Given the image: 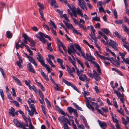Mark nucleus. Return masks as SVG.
I'll return each instance as SVG.
<instances>
[{
    "label": "nucleus",
    "mask_w": 129,
    "mask_h": 129,
    "mask_svg": "<svg viewBox=\"0 0 129 129\" xmlns=\"http://www.w3.org/2000/svg\"><path fill=\"white\" fill-rule=\"evenodd\" d=\"M78 25L79 27L85 31H86L87 29L86 28V26H85L83 24L81 23H79Z\"/></svg>",
    "instance_id": "28"
},
{
    "label": "nucleus",
    "mask_w": 129,
    "mask_h": 129,
    "mask_svg": "<svg viewBox=\"0 0 129 129\" xmlns=\"http://www.w3.org/2000/svg\"><path fill=\"white\" fill-rule=\"evenodd\" d=\"M92 63L94 64L95 67L97 68V71L99 73H101V71L99 65L95 62H93Z\"/></svg>",
    "instance_id": "16"
},
{
    "label": "nucleus",
    "mask_w": 129,
    "mask_h": 129,
    "mask_svg": "<svg viewBox=\"0 0 129 129\" xmlns=\"http://www.w3.org/2000/svg\"><path fill=\"white\" fill-rule=\"evenodd\" d=\"M98 123L102 129H106V128L107 126V124L105 122H101L99 120H98Z\"/></svg>",
    "instance_id": "11"
},
{
    "label": "nucleus",
    "mask_w": 129,
    "mask_h": 129,
    "mask_svg": "<svg viewBox=\"0 0 129 129\" xmlns=\"http://www.w3.org/2000/svg\"><path fill=\"white\" fill-rule=\"evenodd\" d=\"M70 48L69 47L68 48L67 50L68 52V50L69 49V50L71 51V53H75V51L76 50L75 49L74 47L75 48L81 53L82 51L80 46L78 44H74V45H70Z\"/></svg>",
    "instance_id": "1"
},
{
    "label": "nucleus",
    "mask_w": 129,
    "mask_h": 129,
    "mask_svg": "<svg viewBox=\"0 0 129 129\" xmlns=\"http://www.w3.org/2000/svg\"><path fill=\"white\" fill-rule=\"evenodd\" d=\"M6 35L7 37L9 39L11 38L12 36V34L9 31H7L6 32Z\"/></svg>",
    "instance_id": "25"
},
{
    "label": "nucleus",
    "mask_w": 129,
    "mask_h": 129,
    "mask_svg": "<svg viewBox=\"0 0 129 129\" xmlns=\"http://www.w3.org/2000/svg\"><path fill=\"white\" fill-rule=\"evenodd\" d=\"M37 5L40 8L39 10V12L42 11V10L44 9V6L43 4L40 2H38Z\"/></svg>",
    "instance_id": "21"
},
{
    "label": "nucleus",
    "mask_w": 129,
    "mask_h": 129,
    "mask_svg": "<svg viewBox=\"0 0 129 129\" xmlns=\"http://www.w3.org/2000/svg\"><path fill=\"white\" fill-rule=\"evenodd\" d=\"M99 11L100 12H103L104 13H105V11L104 9L103 8L102 6H101L100 8H99Z\"/></svg>",
    "instance_id": "57"
},
{
    "label": "nucleus",
    "mask_w": 129,
    "mask_h": 129,
    "mask_svg": "<svg viewBox=\"0 0 129 129\" xmlns=\"http://www.w3.org/2000/svg\"><path fill=\"white\" fill-rule=\"evenodd\" d=\"M122 27L124 30V31L126 32H127L128 30L127 26L124 24L122 25Z\"/></svg>",
    "instance_id": "44"
},
{
    "label": "nucleus",
    "mask_w": 129,
    "mask_h": 129,
    "mask_svg": "<svg viewBox=\"0 0 129 129\" xmlns=\"http://www.w3.org/2000/svg\"><path fill=\"white\" fill-rule=\"evenodd\" d=\"M24 107L25 110H27L28 112V114L30 115H31L32 113L31 111H30L28 106L27 105H24Z\"/></svg>",
    "instance_id": "31"
},
{
    "label": "nucleus",
    "mask_w": 129,
    "mask_h": 129,
    "mask_svg": "<svg viewBox=\"0 0 129 129\" xmlns=\"http://www.w3.org/2000/svg\"><path fill=\"white\" fill-rule=\"evenodd\" d=\"M111 59L112 61L111 60V62L113 64L116 66H119L120 65L119 62L118 60L117 61L115 58L112 57Z\"/></svg>",
    "instance_id": "12"
},
{
    "label": "nucleus",
    "mask_w": 129,
    "mask_h": 129,
    "mask_svg": "<svg viewBox=\"0 0 129 129\" xmlns=\"http://www.w3.org/2000/svg\"><path fill=\"white\" fill-rule=\"evenodd\" d=\"M66 26L68 28L72 29L74 28L72 25L70 23H68Z\"/></svg>",
    "instance_id": "37"
},
{
    "label": "nucleus",
    "mask_w": 129,
    "mask_h": 129,
    "mask_svg": "<svg viewBox=\"0 0 129 129\" xmlns=\"http://www.w3.org/2000/svg\"><path fill=\"white\" fill-rule=\"evenodd\" d=\"M113 13L114 14V15L115 16V18L116 19H117L118 18V16H117V12L116 11V10L115 9H114L113 11Z\"/></svg>",
    "instance_id": "41"
},
{
    "label": "nucleus",
    "mask_w": 129,
    "mask_h": 129,
    "mask_svg": "<svg viewBox=\"0 0 129 129\" xmlns=\"http://www.w3.org/2000/svg\"><path fill=\"white\" fill-rule=\"evenodd\" d=\"M96 106V109L97 110L98 112L102 115H103V112L101 110L98 109V106Z\"/></svg>",
    "instance_id": "54"
},
{
    "label": "nucleus",
    "mask_w": 129,
    "mask_h": 129,
    "mask_svg": "<svg viewBox=\"0 0 129 129\" xmlns=\"http://www.w3.org/2000/svg\"><path fill=\"white\" fill-rule=\"evenodd\" d=\"M114 93H116L118 98L120 97L121 93L120 92H118L117 91L114 89Z\"/></svg>",
    "instance_id": "48"
},
{
    "label": "nucleus",
    "mask_w": 129,
    "mask_h": 129,
    "mask_svg": "<svg viewBox=\"0 0 129 129\" xmlns=\"http://www.w3.org/2000/svg\"><path fill=\"white\" fill-rule=\"evenodd\" d=\"M93 77H94L96 81H98L99 79H100V77L98 75L97 73L95 70H93Z\"/></svg>",
    "instance_id": "13"
},
{
    "label": "nucleus",
    "mask_w": 129,
    "mask_h": 129,
    "mask_svg": "<svg viewBox=\"0 0 129 129\" xmlns=\"http://www.w3.org/2000/svg\"><path fill=\"white\" fill-rule=\"evenodd\" d=\"M70 9L72 11V13L76 12V10L74 6H72Z\"/></svg>",
    "instance_id": "53"
},
{
    "label": "nucleus",
    "mask_w": 129,
    "mask_h": 129,
    "mask_svg": "<svg viewBox=\"0 0 129 129\" xmlns=\"http://www.w3.org/2000/svg\"><path fill=\"white\" fill-rule=\"evenodd\" d=\"M39 34L41 36H44L45 37V38H47L49 39V40L50 41H51V39L50 38V37L46 35H45L42 33L41 32H39Z\"/></svg>",
    "instance_id": "18"
},
{
    "label": "nucleus",
    "mask_w": 129,
    "mask_h": 129,
    "mask_svg": "<svg viewBox=\"0 0 129 129\" xmlns=\"http://www.w3.org/2000/svg\"><path fill=\"white\" fill-rule=\"evenodd\" d=\"M9 113L10 115H11L12 116H15L14 112L15 111V109L14 108L11 107V109H9Z\"/></svg>",
    "instance_id": "20"
},
{
    "label": "nucleus",
    "mask_w": 129,
    "mask_h": 129,
    "mask_svg": "<svg viewBox=\"0 0 129 129\" xmlns=\"http://www.w3.org/2000/svg\"><path fill=\"white\" fill-rule=\"evenodd\" d=\"M47 60L52 67L53 68H54L55 67V66L54 65L53 62H52L50 59L47 58Z\"/></svg>",
    "instance_id": "33"
},
{
    "label": "nucleus",
    "mask_w": 129,
    "mask_h": 129,
    "mask_svg": "<svg viewBox=\"0 0 129 129\" xmlns=\"http://www.w3.org/2000/svg\"><path fill=\"white\" fill-rule=\"evenodd\" d=\"M22 37L24 39L22 40V41H23L25 44H27V41H29L31 38L28 37L26 34L23 33L22 35Z\"/></svg>",
    "instance_id": "8"
},
{
    "label": "nucleus",
    "mask_w": 129,
    "mask_h": 129,
    "mask_svg": "<svg viewBox=\"0 0 129 129\" xmlns=\"http://www.w3.org/2000/svg\"><path fill=\"white\" fill-rule=\"evenodd\" d=\"M76 69L77 70V75L79 77L82 74V72H83L82 71H79L78 69L77 68H76Z\"/></svg>",
    "instance_id": "34"
},
{
    "label": "nucleus",
    "mask_w": 129,
    "mask_h": 129,
    "mask_svg": "<svg viewBox=\"0 0 129 129\" xmlns=\"http://www.w3.org/2000/svg\"><path fill=\"white\" fill-rule=\"evenodd\" d=\"M78 5L82 9L85 11L87 10V8L86 5V3L84 0H78Z\"/></svg>",
    "instance_id": "2"
},
{
    "label": "nucleus",
    "mask_w": 129,
    "mask_h": 129,
    "mask_svg": "<svg viewBox=\"0 0 129 129\" xmlns=\"http://www.w3.org/2000/svg\"><path fill=\"white\" fill-rule=\"evenodd\" d=\"M86 106L87 107L90 109H91L93 112H94V108L90 104V103L88 102L86 104Z\"/></svg>",
    "instance_id": "26"
},
{
    "label": "nucleus",
    "mask_w": 129,
    "mask_h": 129,
    "mask_svg": "<svg viewBox=\"0 0 129 129\" xmlns=\"http://www.w3.org/2000/svg\"><path fill=\"white\" fill-rule=\"evenodd\" d=\"M68 53L70 55L72 56V58L73 60L74 61H75V60L74 56L72 54V53H71V51H70V50H69V49L68 50Z\"/></svg>",
    "instance_id": "51"
},
{
    "label": "nucleus",
    "mask_w": 129,
    "mask_h": 129,
    "mask_svg": "<svg viewBox=\"0 0 129 129\" xmlns=\"http://www.w3.org/2000/svg\"><path fill=\"white\" fill-rule=\"evenodd\" d=\"M28 104H29V107L31 109V110L30 111H31L32 114L31 115H30L31 116H33L34 114H38L37 112H36V110L35 109V107L34 104H31L30 103V102L29 101H27Z\"/></svg>",
    "instance_id": "3"
},
{
    "label": "nucleus",
    "mask_w": 129,
    "mask_h": 129,
    "mask_svg": "<svg viewBox=\"0 0 129 129\" xmlns=\"http://www.w3.org/2000/svg\"><path fill=\"white\" fill-rule=\"evenodd\" d=\"M113 121L116 123H118V120L116 118H115L113 116H112V117Z\"/></svg>",
    "instance_id": "56"
},
{
    "label": "nucleus",
    "mask_w": 129,
    "mask_h": 129,
    "mask_svg": "<svg viewBox=\"0 0 129 129\" xmlns=\"http://www.w3.org/2000/svg\"><path fill=\"white\" fill-rule=\"evenodd\" d=\"M73 104L75 107L78 109V110L82 111H83V110L80 107H79L77 104L75 103H73Z\"/></svg>",
    "instance_id": "39"
},
{
    "label": "nucleus",
    "mask_w": 129,
    "mask_h": 129,
    "mask_svg": "<svg viewBox=\"0 0 129 129\" xmlns=\"http://www.w3.org/2000/svg\"><path fill=\"white\" fill-rule=\"evenodd\" d=\"M12 90L13 91L12 93V95L14 96H16V95L14 88H12Z\"/></svg>",
    "instance_id": "55"
},
{
    "label": "nucleus",
    "mask_w": 129,
    "mask_h": 129,
    "mask_svg": "<svg viewBox=\"0 0 129 129\" xmlns=\"http://www.w3.org/2000/svg\"><path fill=\"white\" fill-rule=\"evenodd\" d=\"M106 51H107L110 53L111 54H112L113 55V56H115V53L113 52L111 50H110L109 49L108 47H106Z\"/></svg>",
    "instance_id": "36"
},
{
    "label": "nucleus",
    "mask_w": 129,
    "mask_h": 129,
    "mask_svg": "<svg viewBox=\"0 0 129 129\" xmlns=\"http://www.w3.org/2000/svg\"><path fill=\"white\" fill-rule=\"evenodd\" d=\"M103 31L106 34H108L110 32L109 30L107 29H104Z\"/></svg>",
    "instance_id": "63"
},
{
    "label": "nucleus",
    "mask_w": 129,
    "mask_h": 129,
    "mask_svg": "<svg viewBox=\"0 0 129 129\" xmlns=\"http://www.w3.org/2000/svg\"><path fill=\"white\" fill-rule=\"evenodd\" d=\"M55 85V86H54V89L57 91H59L60 89V87L58 86L57 84H56L55 83V84H54Z\"/></svg>",
    "instance_id": "43"
},
{
    "label": "nucleus",
    "mask_w": 129,
    "mask_h": 129,
    "mask_svg": "<svg viewBox=\"0 0 129 129\" xmlns=\"http://www.w3.org/2000/svg\"><path fill=\"white\" fill-rule=\"evenodd\" d=\"M110 42H109V45L112 47L116 51L118 50V49L117 47L118 45L117 43L114 41H112L111 39L110 40Z\"/></svg>",
    "instance_id": "6"
},
{
    "label": "nucleus",
    "mask_w": 129,
    "mask_h": 129,
    "mask_svg": "<svg viewBox=\"0 0 129 129\" xmlns=\"http://www.w3.org/2000/svg\"><path fill=\"white\" fill-rule=\"evenodd\" d=\"M17 55L18 57L19 60L17 61L16 62L17 64L19 66L20 68L22 69L23 67V66L21 64L22 63V61L21 58L20 56L18 53H17Z\"/></svg>",
    "instance_id": "10"
},
{
    "label": "nucleus",
    "mask_w": 129,
    "mask_h": 129,
    "mask_svg": "<svg viewBox=\"0 0 129 129\" xmlns=\"http://www.w3.org/2000/svg\"><path fill=\"white\" fill-rule=\"evenodd\" d=\"M81 54L83 56V57L86 60H88V61L92 63V61L94 60V58L90 55H89L87 53H86V57L84 53L82 51L81 52Z\"/></svg>",
    "instance_id": "4"
},
{
    "label": "nucleus",
    "mask_w": 129,
    "mask_h": 129,
    "mask_svg": "<svg viewBox=\"0 0 129 129\" xmlns=\"http://www.w3.org/2000/svg\"><path fill=\"white\" fill-rule=\"evenodd\" d=\"M66 119L67 118L64 117V116H61L58 118V119L59 121L61 122H66Z\"/></svg>",
    "instance_id": "19"
},
{
    "label": "nucleus",
    "mask_w": 129,
    "mask_h": 129,
    "mask_svg": "<svg viewBox=\"0 0 129 129\" xmlns=\"http://www.w3.org/2000/svg\"><path fill=\"white\" fill-rule=\"evenodd\" d=\"M0 94L1 96L3 101L4 100V94L3 93V91L2 89H1L0 90Z\"/></svg>",
    "instance_id": "40"
},
{
    "label": "nucleus",
    "mask_w": 129,
    "mask_h": 129,
    "mask_svg": "<svg viewBox=\"0 0 129 129\" xmlns=\"http://www.w3.org/2000/svg\"><path fill=\"white\" fill-rule=\"evenodd\" d=\"M89 35L91 37V38L94 40V41L97 40V39L95 38L94 35L90 34Z\"/></svg>",
    "instance_id": "62"
},
{
    "label": "nucleus",
    "mask_w": 129,
    "mask_h": 129,
    "mask_svg": "<svg viewBox=\"0 0 129 129\" xmlns=\"http://www.w3.org/2000/svg\"><path fill=\"white\" fill-rule=\"evenodd\" d=\"M56 60L57 62L60 64H62L63 62V60L62 59L59 58H57L56 59Z\"/></svg>",
    "instance_id": "46"
},
{
    "label": "nucleus",
    "mask_w": 129,
    "mask_h": 129,
    "mask_svg": "<svg viewBox=\"0 0 129 129\" xmlns=\"http://www.w3.org/2000/svg\"><path fill=\"white\" fill-rule=\"evenodd\" d=\"M123 45L128 51H129V43L128 42H125L123 43Z\"/></svg>",
    "instance_id": "24"
},
{
    "label": "nucleus",
    "mask_w": 129,
    "mask_h": 129,
    "mask_svg": "<svg viewBox=\"0 0 129 129\" xmlns=\"http://www.w3.org/2000/svg\"><path fill=\"white\" fill-rule=\"evenodd\" d=\"M123 22V20H116L115 21V23L117 24H122Z\"/></svg>",
    "instance_id": "32"
},
{
    "label": "nucleus",
    "mask_w": 129,
    "mask_h": 129,
    "mask_svg": "<svg viewBox=\"0 0 129 129\" xmlns=\"http://www.w3.org/2000/svg\"><path fill=\"white\" fill-rule=\"evenodd\" d=\"M30 43V46L32 47H34L35 46V42L31 39L28 41Z\"/></svg>",
    "instance_id": "27"
},
{
    "label": "nucleus",
    "mask_w": 129,
    "mask_h": 129,
    "mask_svg": "<svg viewBox=\"0 0 129 129\" xmlns=\"http://www.w3.org/2000/svg\"><path fill=\"white\" fill-rule=\"evenodd\" d=\"M24 54L26 55V57L28 59L29 61L33 64L36 67H37V64L33 58L31 56L27 55V54L25 53Z\"/></svg>",
    "instance_id": "5"
},
{
    "label": "nucleus",
    "mask_w": 129,
    "mask_h": 129,
    "mask_svg": "<svg viewBox=\"0 0 129 129\" xmlns=\"http://www.w3.org/2000/svg\"><path fill=\"white\" fill-rule=\"evenodd\" d=\"M72 30L73 32L77 34L78 35H80V36H81L82 35V34L81 33H80V32H79L78 30H76L75 29V28L74 27L72 29Z\"/></svg>",
    "instance_id": "35"
},
{
    "label": "nucleus",
    "mask_w": 129,
    "mask_h": 129,
    "mask_svg": "<svg viewBox=\"0 0 129 129\" xmlns=\"http://www.w3.org/2000/svg\"><path fill=\"white\" fill-rule=\"evenodd\" d=\"M39 13L41 15V17L42 18V19L44 20H45V19L44 17V16L43 13L42 11H40L39 12Z\"/></svg>",
    "instance_id": "60"
},
{
    "label": "nucleus",
    "mask_w": 129,
    "mask_h": 129,
    "mask_svg": "<svg viewBox=\"0 0 129 129\" xmlns=\"http://www.w3.org/2000/svg\"><path fill=\"white\" fill-rule=\"evenodd\" d=\"M92 19L93 20L96 21H100V18L98 17L97 16L96 17H92Z\"/></svg>",
    "instance_id": "38"
},
{
    "label": "nucleus",
    "mask_w": 129,
    "mask_h": 129,
    "mask_svg": "<svg viewBox=\"0 0 129 129\" xmlns=\"http://www.w3.org/2000/svg\"><path fill=\"white\" fill-rule=\"evenodd\" d=\"M122 123L125 125V127L126 128V129H128L127 127L126 126V125L127 124V121H126L124 118L123 117L122 118Z\"/></svg>",
    "instance_id": "29"
},
{
    "label": "nucleus",
    "mask_w": 129,
    "mask_h": 129,
    "mask_svg": "<svg viewBox=\"0 0 129 129\" xmlns=\"http://www.w3.org/2000/svg\"><path fill=\"white\" fill-rule=\"evenodd\" d=\"M67 71L68 73L71 75L73 77H74V75L72 73L74 72L72 70H71L69 68V66L67 65Z\"/></svg>",
    "instance_id": "17"
},
{
    "label": "nucleus",
    "mask_w": 129,
    "mask_h": 129,
    "mask_svg": "<svg viewBox=\"0 0 129 129\" xmlns=\"http://www.w3.org/2000/svg\"><path fill=\"white\" fill-rule=\"evenodd\" d=\"M38 55H37V58L38 61L40 62L42 65L44 64V61L43 60V58L41 54L38 53Z\"/></svg>",
    "instance_id": "9"
},
{
    "label": "nucleus",
    "mask_w": 129,
    "mask_h": 129,
    "mask_svg": "<svg viewBox=\"0 0 129 129\" xmlns=\"http://www.w3.org/2000/svg\"><path fill=\"white\" fill-rule=\"evenodd\" d=\"M50 22H48V23L49 24V25L51 26H53V27L56 28V26L54 23L51 20H50Z\"/></svg>",
    "instance_id": "30"
},
{
    "label": "nucleus",
    "mask_w": 129,
    "mask_h": 129,
    "mask_svg": "<svg viewBox=\"0 0 129 129\" xmlns=\"http://www.w3.org/2000/svg\"><path fill=\"white\" fill-rule=\"evenodd\" d=\"M79 79L83 81H85L86 80L88 81L87 79V78L86 75L85 74L82 75L80 76L79 77Z\"/></svg>",
    "instance_id": "15"
},
{
    "label": "nucleus",
    "mask_w": 129,
    "mask_h": 129,
    "mask_svg": "<svg viewBox=\"0 0 129 129\" xmlns=\"http://www.w3.org/2000/svg\"><path fill=\"white\" fill-rule=\"evenodd\" d=\"M12 102L13 103H14L15 105L16 106L18 107H19V104L18 102L17 101H13Z\"/></svg>",
    "instance_id": "59"
},
{
    "label": "nucleus",
    "mask_w": 129,
    "mask_h": 129,
    "mask_svg": "<svg viewBox=\"0 0 129 129\" xmlns=\"http://www.w3.org/2000/svg\"><path fill=\"white\" fill-rule=\"evenodd\" d=\"M80 117L82 118L83 121L84 122V123H87V121L86 120L85 117L82 115H81L80 116Z\"/></svg>",
    "instance_id": "58"
},
{
    "label": "nucleus",
    "mask_w": 129,
    "mask_h": 129,
    "mask_svg": "<svg viewBox=\"0 0 129 129\" xmlns=\"http://www.w3.org/2000/svg\"><path fill=\"white\" fill-rule=\"evenodd\" d=\"M19 42H17L16 44L15 48L17 49H19L20 47H21L20 44H19Z\"/></svg>",
    "instance_id": "52"
},
{
    "label": "nucleus",
    "mask_w": 129,
    "mask_h": 129,
    "mask_svg": "<svg viewBox=\"0 0 129 129\" xmlns=\"http://www.w3.org/2000/svg\"><path fill=\"white\" fill-rule=\"evenodd\" d=\"M101 109L105 112H107L108 111V108L107 107H103Z\"/></svg>",
    "instance_id": "61"
},
{
    "label": "nucleus",
    "mask_w": 129,
    "mask_h": 129,
    "mask_svg": "<svg viewBox=\"0 0 129 129\" xmlns=\"http://www.w3.org/2000/svg\"><path fill=\"white\" fill-rule=\"evenodd\" d=\"M63 126L64 129H69V128L68 125L65 123H63Z\"/></svg>",
    "instance_id": "64"
},
{
    "label": "nucleus",
    "mask_w": 129,
    "mask_h": 129,
    "mask_svg": "<svg viewBox=\"0 0 129 129\" xmlns=\"http://www.w3.org/2000/svg\"><path fill=\"white\" fill-rule=\"evenodd\" d=\"M12 77L19 85L20 86L21 85L20 81L19 79L14 76H12Z\"/></svg>",
    "instance_id": "23"
},
{
    "label": "nucleus",
    "mask_w": 129,
    "mask_h": 129,
    "mask_svg": "<svg viewBox=\"0 0 129 129\" xmlns=\"http://www.w3.org/2000/svg\"><path fill=\"white\" fill-rule=\"evenodd\" d=\"M26 66L28 70L29 71L34 74L36 73V71L31 63L29 62L28 64H27Z\"/></svg>",
    "instance_id": "7"
},
{
    "label": "nucleus",
    "mask_w": 129,
    "mask_h": 129,
    "mask_svg": "<svg viewBox=\"0 0 129 129\" xmlns=\"http://www.w3.org/2000/svg\"><path fill=\"white\" fill-rule=\"evenodd\" d=\"M38 91L40 94V96L42 99H44V97L42 92L40 90H39Z\"/></svg>",
    "instance_id": "47"
},
{
    "label": "nucleus",
    "mask_w": 129,
    "mask_h": 129,
    "mask_svg": "<svg viewBox=\"0 0 129 129\" xmlns=\"http://www.w3.org/2000/svg\"><path fill=\"white\" fill-rule=\"evenodd\" d=\"M41 107L42 110V111L44 113V114L45 115H46V114L45 112V108L44 106L43 105H41Z\"/></svg>",
    "instance_id": "49"
},
{
    "label": "nucleus",
    "mask_w": 129,
    "mask_h": 129,
    "mask_svg": "<svg viewBox=\"0 0 129 129\" xmlns=\"http://www.w3.org/2000/svg\"><path fill=\"white\" fill-rule=\"evenodd\" d=\"M63 81L68 85L70 86L72 84L71 83L69 82L67 80H65L64 79H63Z\"/></svg>",
    "instance_id": "50"
},
{
    "label": "nucleus",
    "mask_w": 129,
    "mask_h": 129,
    "mask_svg": "<svg viewBox=\"0 0 129 129\" xmlns=\"http://www.w3.org/2000/svg\"><path fill=\"white\" fill-rule=\"evenodd\" d=\"M114 34L116 35L118 38L119 39H121L122 38L121 35H120L117 31H116L114 32Z\"/></svg>",
    "instance_id": "42"
},
{
    "label": "nucleus",
    "mask_w": 129,
    "mask_h": 129,
    "mask_svg": "<svg viewBox=\"0 0 129 129\" xmlns=\"http://www.w3.org/2000/svg\"><path fill=\"white\" fill-rule=\"evenodd\" d=\"M76 12L78 15H80L82 17H83L82 10L80 9L78 7L77 8Z\"/></svg>",
    "instance_id": "14"
},
{
    "label": "nucleus",
    "mask_w": 129,
    "mask_h": 129,
    "mask_svg": "<svg viewBox=\"0 0 129 129\" xmlns=\"http://www.w3.org/2000/svg\"><path fill=\"white\" fill-rule=\"evenodd\" d=\"M74 109L72 108L71 107H68V109L69 111V113L71 114L73 112V110Z\"/></svg>",
    "instance_id": "45"
},
{
    "label": "nucleus",
    "mask_w": 129,
    "mask_h": 129,
    "mask_svg": "<svg viewBox=\"0 0 129 129\" xmlns=\"http://www.w3.org/2000/svg\"><path fill=\"white\" fill-rule=\"evenodd\" d=\"M36 37L38 38L40 41H41L43 43H45V39L43 37V36H39L37 35L36 36Z\"/></svg>",
    "instance_id": "22"
}]
</instances>
